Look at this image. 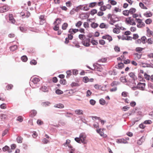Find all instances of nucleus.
I'll list each match as a JSON object with an SVG mask.
<instances>
[{"label": "nucleus", "mask_w": 153, "mask_h": 153, "mask_svg": "<svg viewBox=\"0 0 153 153\" xmlns=\"http://www.w3.org/2000/svg\"><path fill=\"white\" fill-rule=\"evenodd\" d=\"M90 39L87 38H84L83 41H82V43L83 45L86 47L90 46Z\"/></svg>", "instance_id": "nucleus-1"}, {"label": "nucleus", "mask_w": 153, "mask_h": 153, "mask_svg": "<svg viewBox=\"0 0 153 153\" xmlns=\"http://www.w3.org/2000/svg\"><path fill=\"white\" fill-rule=\"evenodd\" d=\"M129 76L132 79L131 81L129 80V82L131 83H134L135 81L137 79V77L134 72H131L128 74Z\"/></svg>", "instance_id": "nucleus-2"}, {"label": "nucleus", "mask_w": 153, "mask_h": 153, "mask_svg": "<svg viewBox=\"0 0 153 153\" xmlns=\"http://www.w3.org/2000/svg\"><path fill=\"white\" fill-rule=\"evenodd\" d=\"M116 16V15H113V17H112L111 18V19H110V21L109 23L110 25H114V24L116 22L119 21L118 18Z\"/></svg>", "instance_id": "nucleus-3"}, {"label": "nucleus", "mask_w": 153, "mask_h": 153, "mask_svg": "<svg viewBox=\"0 0 153 153\" xmlns=\"http://www.w3.org/2000/svg\"><path fill=\"white\" fill-rule=\"evenodd\" d=\"M126 21L128 24H129L131 25H136V23L133 19H128V18H126Z\"/></svg>", "instance_id": "nucleus-4"}, {"label": "nucleus", "mask_w": 153, "mask_h": 153, "mask_svg": "<svg viewBox=\"0 0 153 153\" xmlns=\"http://www.w3.org/2000/svg\"><path fill=\"white\" fill-rule=\"evenodd\" d=\"M146 28L147 29L146 30L147 36L149 37H150L151 36L153 37V32L150 30L149 27H147Z\"/></svg>", "instance_id": "nucleus-5"}, {"label": "nucleus", "mask_w": 153, "mask_h": 153, "mask_svg": "<svg viewBox=\"0 0 153 153\" xmlns=\"http://www.w3.org/2000/svg\"><path fill=\"white\" fill-rule=\"evenodd\" d=\"M146 84L139 82L137 85L138 88L142 90H143L145 87Z\"/></svg>", "instance_id": "nucleus-6"}, {"label": "nucleus", "mask_w": 153, "mask_h": 153, "mask_svg": "<svg viewBox=\"0 0 153 153\" xmlns=\"http://www.w3.org/2000/svg\"><path fill=\"white\" fill-rule=\"evenodd\" d=\"M9 20L11 23L14 24L15 22V20L12 14H10L9 15Z\"/></svg>", "instance_id": "nucleus-7"}, {"label": "nucleus", "mask_w": 153, "mask_h": 153, "mask_svg": "<svg viewBox=\"0 0 153 153\" xmlns=\"http://www.w3.org/2000/svg\"><path fill=\"white\" fill-rule=\"evenodd\" d=\"M116 142L119 143H127L128 142L124 138L119 139L117 140Z\"/></svg>", "instance_id": "nucleus-8"}, {"label": "nucleus", "mask_w": 153, "mask_h": 153, "mask_svg": "<svg viewBox=\"0 0 153 153\" xmlns=\"http://www.w3.org/2000/svg\"><path fill=\"white\" fill-rule=\"evenodd\" d=\"M75 140L77 143H82L84 144H85L86 143V142L85 141H83V140H82V139H80L79 137H75L74 139Z\"/></svg>", "instance_id": "nucleus-9"}, {"label": "nucleus", "mask_w": 153, "mask_h": 153, "mask_svg": "<svg viewBox=\"0 0 153 153\" xmlns=\"http://www.w3.org/2000/svg\"><path fill=\"white\" fill-rule=\"evenodd\" d=\"M145 137L144 136H142L137 141V144L139 145H141L142 143L145 141Z\"/></svg>", "instance_id": "nucleus-10"}, {"label": "nucleus", "mask_w": 153, "mask_h": 153, "mask_svg": "<svg viewBox=\"0 0 153 153\" xmlns=\"http://www.w3.org/2000/svg\"><path fill=\"white\" fill-rule=\"evenodd\" d=\"M37 114V111L35 110H32L29 113V116L31 117H34Z\"/></svg>", "instance_id": "nucleus-11"}, {"label": "nucleus", "mask_w": 153, "mask_h": 153, "mask_svg": "<svg viewBox=\"0 0 153 153\" xmlns=\"http://www.w3.org/2000/svg\"><path fill=\"white\" fill-rule=\"evenodd\" d=\"M102 38L103 39H107L109 42H110L112 40V37L109 35L103 36H102Z\"/></svg>", "instance_id": "nucleus-12"}, {"label": "nucleus", "mask_w": 153, "mask_h": 153, "mask_svg": "<svg viewBox=\"0 0 153 153\" xmlns=\"http://www.w3.org/2000/svg\"><path fill=\"white\" fill-rule=\"evenodd\" d=\"M49 88L45 86H42L40 88V90L43 92H46L48 91Z\"/></svg>", "instance_id": "nucleus-13"}, {"label": "nucleus", "mask_w": 153, "mask_h": 153, "mask_svg": "<svg viewBox=\"0 0 153 153\" xmlns=\"http://www.w3.org/2000/svg\"><path fill=\"white\" fill-rule=\"evenodd\" d=\"M2 7H3V9L4 10V12L7 11L10 9V6L6 4L3 5Z\"/></svg>", "instance_id": "nucleus-14"}, {"label": "nucleus", "mask_w": 153, "mask_h": 153, "mask_svg": "<svg viewBox=\"0 0 153 153\" xmlns=\"http://www.w3.org/2000/svg\"><path fill=\"white\" fill-rule=\"evenodd\" d=\"M144 48L141 47H137L136 48L135 51L138 52L139 53L142 54V51L144 49Z\"/></svg>", "instance_id": "nucleus-15"}, {"label": "nucleus", "mask_w": 153, "mask_h": 153, "mask_svg": "<svg viewBox=\"0 0 153 153\" xmlns=\"http://www.w3.org/2000/svg\"><path fill=\"white\" fill-rule=\"evenodd\" d=\"M119 84L120 82L118 81H113L111 83V87H117Z\"/></svg>", "instance_id": "nucleus-16"}, {"label": "nucleus", "mask_w": 153, "mask_h": 153, "mask_svg": "<svg viewBox=\"0 0 153 153\" xmlns=\"http://www.w3.org/2000/svg\"><path fill=\"white\" fill-rule=\"evenodd\" d=\"M0 117L1 120L4 121L7 118V116L6 114H0Z\"/></svg>", "instance_id": "nucleus-17"}, {"label": "nucleus", "mask_w": 153, "mask_h": 153, "mask_svg": "<svg viewBox=\"0 0 153 153\" xmlns=\"http://www.w3.org/2000/svg\"><path fill=\"white\" fill-rule=\"evenodd\" d=\"M143 15L146 17L148 18L151 17L152 16V12H146L143 14Z\"/></svg>", "instance_id": "nucleus-18"}, {"label": "nucleus", "mask_w": 153, "mask_h": 153, "mask_svg": "<svg viewBox=\"0 0 153 153\" xmlns=\"http://www.w3.org/2000/svg\"><path fill=\"white\" fill-rule=\"evenodd\" d=\"M76 114L78 115H82L83 114V111L80 109H76L75 111Z\"/></svg>", "instance_id": "nucleus-19"}, {"label": "nucleus", "mask_w": 153, "mask_h": 153, "mask_svg": "<svg viewBox=\"0 0 153 153\" xmlns=\"http://www.w3.org/2000/svg\"><path fill=\"white\" fill-rule=\"evenodd\" d=\"M21 59L22 62H26L28 58L26 55H24L21 57Z\"/></svg>", "instance_id": "nucleus-20"}, {"label": "nucleus", "mask_w": 153, "mask_h": 153, "mask_svg": "<svg viewBox=\"0 0 153 153\" xmlns=\"http://www.w3.org/2000/svg\"><path fill=\"white\" fill-rule=\"evenodd\" d=\"M17 48V46L16 45H14L10 47V49L11 51H14Z\"/></svg>", "instance_id": "nucleus-21"}, {"label": "nucleus", "mask_w": 153, "mask_h": 153, "mask_svg": "<svg viewBox=\"0 0 153 153\" xmlns=\"http://www.w3.org/2000/svg\"><path fill=\"white\" fill-rule=\"evenodd\" d=\"M120 29H121V27H120V28H115L113 29V32L114 33L118 34L120 32Z\"/></svg>", "instance_id": "nucleus-22"}, {"label": "nucleus", "mask_w": 153, "mask_h": 153, "mask_svg": "<svg viewBox=\"0 0 153 153\" xmlns=\"http://www.w3.org/2000/svg\"><path fill=\"white\" fill-rule=\"evenodd\" d=\"M54 107L58 108H62L64 107V105L62 104L59 103L55 105H54Z\"/></svg>", "instance_id": "nucleus-23"}, {"label": "nucleus", "mask_w": 153, "mask_h": 153, "mask_svg": "<svg viewBox=\"0 0 153 153\" xmlns=\"http://www.w3.org/2000/svg\"><path fill=\"white\" fill-rule=\"evenodd\" d=\"M62 19L60 18H57L56 19V21L54 22L53 24L56 23V25H59L61 23Z\"/></svg>", "instance_id": "nucleus-24"}, {"label": "nucleus", "mask_w": 153, "mask_h": 153, "mask_svg": "<svg viewBox=\"0 0 153 153\" xmlns=\"http://www.w3.org/2000/svg\"><path fill=\"white\" fill-rule=\"evenodd\" d=\"M97 2H92L89 4V7L93 8L97 5Z\"/></svg>", "instance_id": "nucleus-25"}, {"label": "nucleus", "mask_w": 153, "mask_h": 153, "mask_svg": "<svg viewBox=\"0 0 153 153\" xmlns=\"http://www.w3.org/2000/svg\"><path fill=\"white\" fill-rule=\"evenodd\" d=\"M79 137L80 139H82V140H83V141H85V139L86 137V136L84 133H82L80 134Z\"/></svg>", "instance_id": "nucleus-26"}, {"label": "nucleus", "mask_w": 153, "mask_h": 153, "mask_svg": "<svg viewBox=\"0 0 153 153\" xmlns=\"http://www.w3.org/2000/svg\"><path fill=\"white\" fill-rule=\"evenodd\" d=\"M124 65L123 63L122 62H120L118 63V67H116V68L121 69L124 68Z\"/></svg>", "instance_id": "nucleus-27"}, {"label": "nucleus", "mask_w": 153, "mask_h": 153, "mask_svg": "<svg viewBox=\"0 0 153 153\" xmlns=\"http://www.w3.org/2000/svg\"><path fill=\"white\" fill-rule=\"evenodd\" d=\"M38 84H35V83H32L30 82V85L32 88H37L38 86L37 85Z\"/></svg>", "instance_id": "nucleus-28"}, {"label": "nucleus", "mask_w": 153, "mask_h": 153, "mask_svg": "<svg viewBox=\"0 0 153 153\" xmlns=\"http://www.w3.org/2000/svg\"><path fill=\"white\" fill-rule=\"evenodd\" d=\"M140 39L141 40V42L143 44H145L147 42V41H146V36H143L141 37Z\"/></svg>", "instance_id": "nucleus-29"}, {"label": "nucleus", "mask_w": 153, "mask_h": 153, "mask_svg": "<svg viewBox=\"0 0 153 153\" xmlns=\"http://www.w3.org/2000/svg\"><path fill=\"white\" fill-rule=\"evenodd\" d=\"M38 78L34 77L32 80L31 81L32 83H35V84H38Z\"/></svg>", "instance_id": "nucleus-30"}, {"label": "nucleus", "mask_w": 153, "mask_h": 153, "mask_svg": "<svg viewBox=\"0 0 153 153\" xmlns=\"http://www.w3.org/2000/svg\"><path fill=\"white\" fill-rule=\"evenodd\" d=\"M23 138L21 137L18 136L16 138V140L18 143H22Z\"/></svg>", "instance_id": "nucleus-31"}, {"label": "nucleus", "mask_w": 153, "mask_h": 153, "mask_svg": "<svg viewBox=\"0 0 153 153\" xmlns=\"http://www.w3.org/2000/svg\"><path fill=\"white\" fill-rule=\"evenodd\" d=\"M129 13L131 14L135 13L136 11V9L132 7L129 10Z\"/></svg>", "instance_id": "nucleus-32"}, {"label": "nucleus", "mask_w": 153, "mask_h": 153, "mask_svg": "<svg viewBox=\"0 0 153 153\" xmlns=\"http://www.w3.org/2000/svg\"><path fill=\"white\" fill-rule=\"evenodd\" d=\"M51 103L47 101L42 103V105L45 107L48 106L50 105Z\"/></svg>", "instance_id": "nucleus-33"}, {"label": "nucleus", "mask_w": 153, "mask_h": 153, "mask_svg": "<svg viewBox=\"0 0 153 153\" xmlns=\"http://www.w3.org/2000/svg\"><path fill=\"white\" fill-rule=\"evenodd\" d=\"M123 13L124 16H128L130 13L129 10H123Z\"/></svg>", "instance_id": "nucleus-34"}, {"label": "nucleus", "mask_w": 153, "mask_h": 153, "mask_svg": "<svg viewBox=\"0 0 153 153\" xmlns=\"http://www.w3.org/2000/svg\"><path fill=\"white\" fill-rule=\"evenodd\" d=\"M91 26L92 27L95 28L98 26V24L96 23L93 22L91 24Z\"/></svg>", "instance_id": "nucleus-35"}, {"label": "nucleus", "mask_w": 153, "mask_h": 153, "mask_svg": "<svg viewBox=\"0 0 153 153\" xmlns=\"http://www.w3.org/2000/svg\"><path fill=\"white\" fill-rule=\"evenodd\" d=\"M142 53H135L134 54V55H135L136 56L137 58L138 59H140L141 56H142Z\"/></svg>", "instance_id": "nucleus-36"}, {"label": "nucleus", "mask_w": 153, "mask_h": 153, "mask_svg": "<svg viewBox=\"0 0 153 153\" xmlns=\"http://www.w3.org/2000/svg\"><path fill=\"white\" fill-rule=\"evenodd\" d=\"M100 103L102 105H104L105 103V101L103 99H100L99 100Z\"/></svg>", "instance_id": "nucleus-37"}, {"label": "nucleus", "mask_w": 153, "mask_h": 153, "mask_svg": "<svg viewBox=\"0 0 153 153\" xmlns=\"http://www.w3.org/2000/svg\"><path fill=\"white\" fill-rule=\"evenodd\" d=\"M68 27V24L67 23H64L62 26V29L63 30H66Z\"/></svg>", "instance_id": "nucleus-38"}, {"label": "nucleus", "mask_w": 153, "mask_h": 153, "mask_svg": "<svg viewBox=\"0 0 153 153\" xmlns=\"http://www.w3.org/2000/svg\"><path fill=\"white\" fill-rule=\"evenodd\" d=\"M37 62L34 59H32L30 62V64L31 65H35L36 64Z\"/></svg>", "instance_id": "nucleus-39"}, {"label": "nucleus", "mask_w": 153, "mask_h": 153, "mask_svg": "<svg viewBox=\"0 0 153 153\" xmlns=\"http://www.w3.org/2000/svg\"><path fill=\"white\" fill-rule=\"evenodd\" d=\"M97 10L96 9H93L91 11L90 13L92 15H94V14L97 13Z\"/></svg>", "instance_id": "nucleus-40"}, {"label": "nucleus", "mask_w": 153, "mask_h": 153, "mask_svg": "<svg viewBox=\"0 0 153 153\" xmlns=\"http://www.w3.org/2000/svg\"><path fill=\"white\" fill-rule=\"evenodd\" d=\"M16 120L18 121H19L20 122H22L23 121V119L22 116H19L17 119Z\"/></svg>", "instance_id": "nucleus-41"}, {"label": "nucleus", "mask_w": 153, "mask_h": 153, "mask_svg": "<svg viewBox=\"0 0 153 153\" xmlns=\"http://www.w3.org/2000/svg\"><path fill=\"white\" fill-rule=\"evenodd\" d=\"M115 51L116 52H119L120 51V48L118 46H115L114 48Z\"/></svg>", "instance_id": "nucleus-42"}, {"label": "nucleus", "mask_w": 153, "mask_h": 153, "mask_svg": "<svg viewBox=\"0 0 153 153\" xmlns=\"http://www.w3.org/2000/svg\"><path fill=\"white\" fill-rule=\"evenodd\" d=\"M55 92L56 94L59 95L62 94L63 93L62 91L59 89L56 90Z\"/></svg>", "instance_id": "nucleus-43"}, {"label": "nucleus", "mask_w": 153, "mask_h": 153, "mask_svg": "<svg viewBox=\"0 0 153 153\" xmlns=\"http://www.w3.org/2000/svg\"><path fill=\"white\" fill-rule=\"evenodd\" d=\"M145 24L144 23H139L137 25V27L138 28H141L145 26Z\"/></svg>", "instance_id": "nucleus-44"}, {"label": "nucleus", "mask_w": 153, "mask_h": 153, "mask_svg": "<svg viewBox=\"0 0 153 153\" xmlns=\"http://www.w3.org/2000/svg\"><path fill=\"white\" fill-rule=\"evenodd\" d=\"M152 21L151 19H146L145 22L147 24H150L152 22Z\"/></svg>", "instance_id": "nucleus-45"}, {"label": "nucleus", "mask_w": 153, "mask_h": 153, "mask_svg": "<svg viewBox=\"0 0 153 153\" xmlns=\"http://www.w3.org/2000/svg\"><path fill=\"white\" fill-rule=\"evenodd\" d=\"M91 42L93 45H97L98 44L97 41L93 39L91 40Z\"/></svg>", "instance_id": "nucleus-46"}, {"label": "nucleus", "mask_w": 153, "mask_h": 153, "mask_svg": "<svg viewBox=\"0 0 153 153\" xmlns=\"http://www.w3.org/2000/svg\"><path fill=\"white\" fill-rule=\"evenodd\" d=\"M65 116L67 117H71V116L73 115V114L71 113L66 112L65 114Z\"/></svg>", "instance_id": "nucleus-47"}, {"label": "nucleus", "mask_w": 153, "mask_h": 153, "mask_svg": "<svg viewBox=\"0 0 153 153\" xmlns=\"http://www.w3.org/2000/svg\"><path fill=\"white\" fill-rule=\"evenodd\" d=\"M110 2V3L112 5H114L116 4L117 2L116 1L114 0H108V1Z\"/></svg>", "instance_id": "nucleus-48"}, {"label": "nucleus", "mask_w": 153, "mask_h": 153, "mask_svg": "<svg viewBox=\"0 0 153 153\" xmlns=\"http://www.w3.org/2000/svg\"><path fill=\"white\" fill-rule=\"evenodd\" d=\"M8 149H9V146L7 145H5L2 148V150L3 152H5L8 150Z\"/></svg>", "instance_id": "nucleus-49"}, {"label": "nucleus", "mask_w": 153, "mask_h": 153, "mask_svg": "<svg viewBox=\"0 0 153 153\" xmlns=\"http://www.w3.org/2000/svg\"><path fill=\"white\" fill-rule=\"evenodd\" d=\"M97 133L99 134L101 136H103L104 133L102 131H101L100 129L98 130H97Z\"/></svg>", "instance_id": "nucleus-50"}, {"label": "nucleus", "mask_w": 153, "mask_h": 153, "mask_svg": "<svg viewBox=\"0 0 153 153\" xmlns=\"http://www.w3.org/2000/svg\"><path fill=\"white\" fill-rule=\"evenodd\" d=\"M82 22L81 21H79L76 24V26L77 27H79L82 25Z\"/></svg>", "instance_id": "nucleus-51"}, {"label": "nucleus", "mask_w": 153, "mask_h": 153, "mask_svg": "<svg viewBox=\"0 0 153 153\" xmlns=\"http://www.w3.org/2000/svg\"><path fill=\"white\" fill-rule=\"evenodd\" d=\"M93 66L94 67V69H95L97 71H101V69L99 68L97 65L94 64Z\"/></svg>", "instance_id": "nucleus-52"}, {"label": "nucleus", "mask_w": 153, "mask_h": 153, "mask_svg": "<svg viewBox=\"0 0 153 153\" xmlns=\"http://www.w3.org/2000/svg\"><path fill=\"white\" fill-rule=\"evenodd\" d=\"M66 81L65 79H61L59 81V82L61 84H62L63 85H65L66 84Z\"/></svg>", "instance_id": "nucleus-53"}, {"label": "nucleus", "mask_w": 153, "mask_h": 153, "mask_svg": "<svg viewBox=\"0 0 153 153\" xmlns=\"http://www.w3.org/2000/svg\"><path fill=\"white\" fill-rule=\"evenodd\" d=\"M79 38L80 40H82V41H83L84 38H85L86 37H85L84 35L79 34Z\"/></svg>", "instance_id": "nucleus-54"}, {"label": "nucleus", "mask_w": 153, "mask_h": 153, "mask_svg": "<svg viewBox=\"0 0 153 153\" xmlns=\"http://www.w3.org/2000/svg\"><path fill=\"white\" fill-rule=\"evenodd\" d=\"M8 131V130L7 129H5L2 132V137H3L5 135H6L7 133V132Z\"/></svg>", "instance_id": "nucleus-55"}, {"label": "nucleus", "mask_w": 153, "mask_h": 153, "mask_svg": "<svg viewBox=\"0 0 153 153\" xmlns=\"http://www.w3.org/2000/svg\"><path fill=\"white\" fill-rule=\"evenodd\" d=\"M30 30L31 31L37 33L38 32V29H37L36 27H33L31 28L30 29Z\"/></svg>", "instance_id": "nucleus-56"}, {"label": "nucleus", "mask_w": 153, "mask_h": 153, "mask_svg": "<svg viewBox=\"0 0 153 153\" xmlns=\"http://www.w3.org/2000/svg\"><path fill=\"white\" fill-rule=\"evenodd\" d=\"M0 108L2 109H5L6 108V104L5 103H3L0 105Z\"/></svg>", "instance_id": "nucleus-57"}, {"label": "nucleus", "mask_w": 153, "mask_h": 153, "mask_svg": "<svg viewBox=\"0 0 153 153\" xmlns=\"http://www.w3.org/2000/svg\"><path fill=\"white\" fill-rule=\"evenodd\" d=\"M13 87V86L12 84H8V85L6 86V88L7 90H9L12 89Z\"/></svg>", "instance_id": "nucleus-58"}, {"label": "nucleus", "mask_w": 153, "mask_h": 153, "mask_svg": "<svg viewBox=\"0 0 153 153\" xmlns=\"http://www.w3.org/2000/svg\"><path fill=\"white\" fill-rule=\"evenodd\" d=\"M19 28L20 31H21L22 32H24L27 30L26 29L23 27L20 26L19 27Z\"/></svg>", "instance_id": "nucleus-59"}, {"label": "nucleus", "mask_w": 153, "mask_h": 153, "mask_svg": "<svg viewBox=\"0 0 153 153\" xmlns=\"http://www.w3.org/2000/svg\"><path fill=\"white\" fill-rule=\"evenodd\" d=\"M71 86L72 87H77L79 85L78 83L75 82H72L71 85Z\"/></svg>", "instance_id": "nucleus-60"}, {"label": "nucleus", "mask_w": 153, "mask_h": 153, "mask_svg": "<svg viewBox=\"0 0 153 153\" xmlns=\"http://www.w3.org/2000/svg\"><path fill=\"white\" fill-rule=\"evenodd\" d=\"M152 121L150 120H146L144 121L143 123L146 124H150L152 123Z\"/></svg>", "instance_id": "nucleus-61"}, {"label": "nucleus", "mask_w": 153, "mask_h": 153, "mask_svg": "<svg viewBox=\"0 0 153 153\" xmlns=\"http://www.w3.org/2000/svg\"><path fill=\"white\" fill-rule=\"evenodd\" d=\"M144 76L145 78L147 80H149L150 78V76L149 75H148L146 73H145L144 74Z\"/></svg>", "instance_id": "nucleus-62"}, {"label": "nucleus", "mask_w": 153, "mask_h": 153, "mask_svg": "<svg viewBox=\"0 0 153 153\" xmlns=\"http://www.w3.org/2000/svg\"><path fill=\"white\" fill-rule=\"evenodd\" d=\"M32 135L33 137L35 138L38 136V134L36 131H33V134Z\"/></svg>", "instance_id": "nucleus-63"}, {"label": "nucleus", "mask_w": 153, "mask_h": 153, "mask_svg": "<svg viewBox=\"0 0 153 153\" xmlns=\"http://www.w3.org/2000/svg\"><path fill=\"white\" fill-rule=\"evenodd\" d=\"M11 149L12 150H14L16 147V145L15 144H12L10 146Z\"/></svg>", "instance_id": "nucleus-64"}]
</instances>
